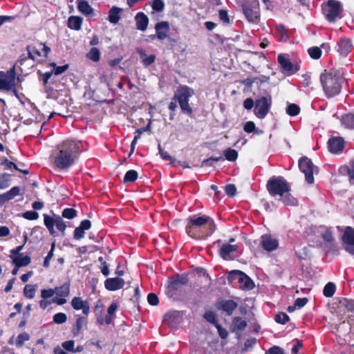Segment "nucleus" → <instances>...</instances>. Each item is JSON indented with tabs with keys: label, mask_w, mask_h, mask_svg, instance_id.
Listing matches in <instances>:
<instances>
[{
	"label": "nucleus",
	"mask_w": 354,
	"mask_h": 354,
	"mask_svg": "<svg viewBox=\"0 0 354 354\" xmlns=\"http://www.w3.org/2000/svg\"><path fill=\"white\" fill-rule=\"evenodd\" d=\"M39 47H41V48H37V47L32 46H28L26 47L28 59L35 60L36 55L38 57H48V55L50 51V48L43 43L39 44Z\"/></svg>",
	"instance_id": "a211bd4d"
},
{
	"label": "nucleus",
	"mask_w": 354,
	"mask_h": 354,
	"mask_svg": "<svg viewBox=\"0 0 354 354\" xmlns=\"http://www.w3.org/2000/svg\"><path fill=\"white\" fill-rule=\"evenodd\" d=\"M53 322L57 324H62L66 322L67 316L64 313H58L53 315Z\"/></svg>",
	"instance_id": "13d9d810"
},
{
	"label": "nucleus",
	"mask_w": 354,
	"mask_h": 354,
	"mask_svg": "<svg viewBox=\"0 0 354 354\" xmlns=\"http://www.w3.org/2000/svg\"><path fill=\"white\" fill-rule=\"evenodd\" d=\"M71 304L74 310H82L85 316H88L90 313V305L88 300H83L82 297H75L72 299Z\"/></svg>",
	"instance_id": "412c9836"
},
{
	"label": "nucleus",
	"mask_w": 354,
	"mask_h": 354,
	"mask_svg": "<svg viewBox=\"0 0 354 354\" xmlns=\"http://www.w3.org/2000/svg\"><path fill=\"white\" fill-rule=\"evenodd\" d=\"M180 320L181 317L180 313L176 310L167 312L163 317V321L171 326L179 324Z\"/></svg>",
	"instance_id": "cd10ccee"
},
{
	"label": "nucleus",
	"mask_w": 354,
	"mask_h": 354,
	"mask_svg": "<svg viewBox=\"0 0 354 354\" xmlns=\"http://www.w3.org/2000/svg\"><path fill=\"white\" fill-rule=\"evenodd\" d=\"M189 282L188 274H176L170 277L167 286V295L170 297L177 295L180 291L183 286L187 285Z\"/></svg>",
	"instance_id": "9d476101"
},
{
	"label": "nucleus",
	"mask_w": 354,
	"mask_h": 354,
	"mask_svg": "<svg viewBox=\"0 0 354 354\" xmlns=\"http://www.w3.org/2000/svg\"><path fill=\"white\" fill-rule=\"evenodd\" d=\"M203 318L214 326L219 324L217 321L216 313L214 311L207 310L203 315Z\"/></svg>",
	"instance_id": "c03bdc74"
},
{
	"label": "nucleus",
	"mask_w": 354,
	"mask_h": 354,
	"mask_svg": "<svg viewBox=\"0 0 354 354\" xmlns=\"http://www.w3.org/2000/svg\"><path fill=\"white\" fill-rule=\"evenodd\" d=\"M269 80V77L265 75L252 77L253 84H255L257 86H261L263 83L268 82Z\"/></svg>",
	"instance_id": "0e129e2a"
},
{
	"label": "nucleus",
	"mask_w": 354,
	"mask_h": 354,
	"mask_svg": "<svg viewBox=\"0 0 354 354\" xmlns=\"http://www.w3.org/2000/svg\"><path fill=\"white\" fill-rule=\"evenodd\" d=\"M83 150L81 141L68 139L57 147L53 164L59 170H68L78 159Z\"/></svg>",
	"instance_id": "f03ea898"
},
{
	"label": "nucleus",
	"mask_w": 354,
	"mask_h": 354,
	"mask_svg": "<svg viewBox=\"0 0 354 354\" xmlns=\"http://www.w3.org/2000/svg\"><path fill=\"white\" fill-rule=\"evenodd\" d=\"M353 48V44L350 39L342 37L337 43V51L344 57H346Z\"/></svg>",
	"instance_id": "4be33fe9"
},
{
	"label": "nucleus",
	"mask_w": 354,
	"mask_h": 354,
	"mask_svg": "<svg viewBox=\"0 0 354 354\" xmlns=\"http://www.w3.org/2000/svg\"><path fill=\"white\" fill-rule=\"evenodd\" d=\"M266 189L269 194L272 197L279 196L282 203L288 206L297 205V200L294 198L290 192V184L283 176H272L266 183Z\"/></svg>",
	"instance_id": "7ed1b4c3"
},
{
	"label": "nucleus",
	"mask_w": 354,
	"mask_h": 354,
	"mask_svg": "<svg viewBox=\"0 0 354 354\" xmlns=\"http://www.w3.org/2000/svg\"><path fill=\"white\" fill-rule=\"evenodd\" d=\"M104 305L100 300H98L95 302L94 306V313L97 317V322L102 325L104 324V317L102 316L104 313Z\"/></svg>",
	"instance_id": "4c0bfd02"
},
{
	"label": "nucleus",
	"mask_w": 354,
	"mask_h": 354,
	"mask_svg": "<svg viewBox=\"0 0 354 354\" xmlns=\"http://www.w3.org/2000/svg\"><path fill=\"white\" fill-rule=\"evenodd\" d=\"M224 156L227 160L234 162L238 158V152L235 149L227 148L224 151Z\"/></svg>",
	"instance_id": "49530a36"
},
{
	"label": "nucleus",
	"mask_w": 354,
	"mask_h": 354,
	"mask_svg": "<svg viewBox=\"0 0 354 354\" xmlns=\"http://www.w3.org/2000/svg\"><path fill=\"white\" fill-rule=\"evenodd\" d=\"M22 216L27 220L34 221L39 218V214L36 211H26L22 214Z\"/></svg>",
	"instance_id": "e2e57ef3"
},
{
	"label": "nucleus",
	"mask_w": 354,
	"mask_h": 354,
	"mask_svg": "<svg viewBox=\"0 0 354 354\" xmlns=\"http://www.w3.org/2000/svg\"><path fill=\"white\" fill-rule=\"evenodd\" d=\"M44 223L48 230L49 231L51 235H55L56 233L55 230V225H56L57 230L61 232L63 234L66 228V225L65 222L63 221L62 217L59 215L55 216V218L44 214Z\"/></svg>",
	"instance_id": "9b49d317"
},
{
	"label": "nucleus",
	"mask_w": 354,
	"mask_h": 354,
	"mask_svg": "<svg viewBox=\"0 0 354 354\" xmlns=\"http://www.w3.org/2000/svg\"><path fill=\"white\" fill-rule=\"evenodd\" d=\"M77 216V211L74 208H65L63 209L62 216L68 219H73Z\"/></svg>",
	"instance_id": "864d4df0"
},
{
	"label": "nucleus",
	"mask_w": 354,
	"mask_h": 354,
	"mask_svg": "<svg viewBox=\"0 0 354 354\" xmlns=\"http://www.w3.org/2000/svg\"><path fill=\"white\" fill-rule=\"evenodd\" d=\"M83 18L80 16H71L68 19L67 26L71 30H80L82 28Z\"/></svg>",
	"instance_id": "f704fd0d"
},
{
	"label": "nucleus",
	"mask_w": 354,
	"mask_h": 354,
	"mask_svg": "<svg viewBox=\"0 0 354 354\" xmlns=\"http://www.w3.org/2000/svg\"><path fill=\"white\" fill-rule=\"evenodd\" d=\"M124 283V280L120 277L108 278L104 281V286L109 291H115L122 289Z\"/></svg>",
	"instance_id": "393cba45"
},
{
	"label": "nucleus",
	"mask_w": 354,
	"mask_h": 354,
	"mask_svg": "<svg viewBox=\"0 0 354 354\" xmlns=\"http://www.w3.org/2000/svg\"><path fill=\"white\" fill-rule=\"evenodd\" d=\"M322 248L328 254L336 256L339 254V248L335 241L329 243H324Z\"/></svg>",
	"instance_id": "e433bc0d"
},
{
	"label": "nucleus",
	"mask_w": 354,
	"mask_h": 354,
	"mask_svg": "<svg viewBox=\"0 0 354 354\" xmlns=\"http://www.w3.org/2000/svg\"><path fill=\"white\" fill-rule=\"evenodd\" d=\"M322 239L324 243H329L335 241L331 228H326V230L322 234Z\"/></svg>",
	"instance_id": "603ef678"
},
{
	"label": "nucleus",
	"mask_w": 354,
	"mask_h": 354,
	"mask_svg": "<svg viewBox=\"0 0 354 354\" xmlns=\"http://www.w3.org/2000/svg\"><path fill=\"white\" fill-rule=\"evenodd\" d=\"M347 171L351 183L354 184V160L350 162L349 166L342 168Z\"/></svg>",
	"instance_id": "5fc2aeb1"
},
{
	"label": "nucleus",
	"mask_w": 354,
	"mask_h": 354,
	"mask_svg": "<svg viewBox=\"0 0 354 354\" xmlns=\"http://www.w3.org/2000/svg\"><path fill=\"white\" fill-rule=\"evenodd\" d=\"M30 257L28 255L23 256V254L12 258V263L17 268L27 266L30 263Z\"/></svg>",
	"instance_id": "c9c22d12"
},
{
	"label": "nucleus",
	"mask_w": 354,
	"mask_h": 354,
	"mask_svg": "<svg viewBox=\"0 0 354 354\" xmlns=\"http://www.w3.org/2000/svg\"><path fill=\"white\" fill-rule=\"evenodd\" d=\"M36 292V285L27 284L24 288V295L26 298L33 299Z\"/></svg>",
	"instance_id": "79ce46f5"
},
{
	"label": "nucleus",
	"mask_w": 354,
	"mask_h": 354,
	"mask_svg": "<svg viewBox=\"0 0 354 354\" xmlns=\"http://www.w3.org/2000/svg\"><path fill=\"white\" fill-rule=\"evenodd\" d=\"M123 9L113 6L109 11L108 20L112 24H117L121 19Z\"/></svg>",
	"instance_id": "c756f323"
},
{
	"label": "nucleus",
	"mask_w": 354,
	"mask_h": 354,
	"mask_svg": "<svg viewBox=\"0 0 354 354\" xmlns=\"http://www.w3.org/2000/svg\"><path fill=\"white\" fill-rule=\"evenodd\" d=\"M226 194L230 196H234L236 193V187L234 184H227L224 187Z\"/></svg>",
	"instance_id": "338daca9"
},
{
	"label": "nucleus",
	"mask_w": 354,
	"mask_h": 354,
	"mask_svg": "<svg viewBox=\"0 0 354 354\" xmlns=\"http://www.w3.org/2000/svg\"><path fill=\"white\" fill-rule=\"evenodd\" d=\"M86 57L93 62H99L100 59V53L99 49L95 47L91 48L90 51L86 54Z\"/></svg>",
	"instance_id": "de8ad7c7"
},
{
	"label": "nucleus",
	"mask_w": 354,
	"mask_h": 354,
	"mask_svg": "<svg viewBox=\"0 0 354 354\" xmlns=\"http://www.w3.org/2000/svg\"><path fill=\"white\" fill-rule=\"evenodd\" d=\"M261 245L267 252H272L279 247L278 239L271 234H266L261 236Z\"/></svg>",
	"instance_id": "aec40b11"
},
{
	"label": "nucleus",
	"mask_w": 354,
	"mask_h": 354,
	"mask_svg": "<svg viewBox=\"0 0 354 354\" xmlns=\"http://www.w3.org/2000/svg\"><path fill=\"white\" fill-rule=\"evenodd\" d=\"M55 249V242H53L50 245V250L48 252L47 256L44 258V261L43 263V266L46 268H48L50 267V261L53 258L54 255V250Z\"/></svg>",
	"instance_id": "09e8293b"
},
{
	"label": "nucleus",
	"mask_w": 354,
	"mask_h": 354,
	"mask_svg": "<svg viewBox=\"0 0 354 354\" xmlns=\"http://www.w3.org/2000/svg\"><path fill=\"white\" fill-rule=\"evenodd\" d=\"M156 35L151 36L154 39L156 37L160 40H163L168 37L169 31V24L166 21L158 22L155 26Z\"/></svg>",
	"instance_id": "b1692460"
},
{
	"label": "nucleus",
	"mask_w": 354,
	"mask_h": 354,
	"mask_svg": "<svg viewBox=\"0 0 354 354\" xmlns=\"http://www.w3.org/2000/svg\"><path fill=\"white\" fill-rule=\"evenodd\" d=\"M86 99H92L97 103L113 104L115 101L114 90H86L83 94Z\"/></svg>",
	"instance_id": "6e6552de"
},
{
	"label": "nucleus",
	"mask_w": 354,
	"mask_h": 354,
	"mask_svg": "<svg viewBox=\"0 0 354 354\" xmlns=\"http://www.w3.org/2000/svg\"><path fill=\"white\" fill-rule=\"evenodd\" d=\"M20 187L15 186L6 193L0 194V207L4 205L7 201L13 199L15 196L19 195Z\"/></svg>",
	"instance_id": "bb28decb"
},
{
	"label": "nucleus",
	"mask_w": 354,
	"mask_h": 354,
	"mask_svg": "<svg viewBox=\"0 0 354 354\" xmlns=\"http://www.w3.org/2000/svg\"><path fill=\"white\" fill-rule=\"evenodd\" d=\"M257 339L254 337L247 339L244 343V347L242 350L243 353L249 351L256 344Z\"/></svg>",
	"instance_id": "680f3d73"
},
{
	"label": "nucleus",
	"mask_w": 354,
	"mask_h": 354,
	"mask_svg": "<svg viewBox=\"0 0 354 354\" xmlns=\"http://www.w3.org/2000/svg\"><path fill=\"white\" fill-rule=\"evenodd\" d=\"M29 339H30V335L27 333L24 332V333L19 334L17 336V339H16V342H15L16 346L18 348H21L24 344V342Z\"/></svg>",
	"instance_id": "3c124183"
},
{
	"label": "nucleus",
	"mask_w": 354,
	"mask_h": 354,
	"mask_svg": "<svg viewBox=\"0 0 354 354\" xmlns=\"http://www.w3.org/2000/svg\"><path fill=\"white\" fill-rule=\"evenodd\" d=\"M342 124L348 129H354V114L349 113L344 114L341 118Z\"/></svg>",
	"instance_id": "58836bf2"
},
{
	"label": "nucleus",
	"mask_w": 354,
	"mask_h": 354,
	"mask_svg": "<svg viewBox=\"0 0 354 354\" xmlns=\"http://www.w3.org/2000/svg\"><path fill=\"white\" fill-rule=\"evenodd\" d=\"M328 148L333 153L342 152L344 148V140L341 137H333L328 141Z\"/></svg>",
	"instance_id": "5701e85b"
},
{
	"label": "nucleus",
	"mask_w": 354,
	"mask_h": 354,
	"mask_svg": "<svg viewBox=\"0 0 354 354\" xmlns=\"http://www.w3.org/2000/svg\"><path fill=\"white\" fill-rule=\"evenodd\" d=\"M77 6L79 12L85 16L93 14V9L86 0H77Z\"/></svg>",
	"instance_id": "72a5a7b5"
},
{
	"label": "nucleus",
	"mask_w": 354,
	"mask_h": 354,
	"mask_svg": "<svg viewBox=\"0 0 354 354\" xmlns=\"http://www.w3.org/2000/svg\"><path fill=\"white\" fill-rule=\"evenodd\" d=\"M247 322L241 317H234L232 319L231 330L232 332L243 331L247 327Z\"/></svg>",
	"instance_id": "2f4dec72"
},
{
	"label": "nucleus",
	"mask_w": 354,
	"mask_h": 354,
	"mask_svg": "<svg viewBox=\"0 0 354 354\" xmlns=\"http://www.w3.org/2000/svg\"><path fill=\"white\" fill-rule=\"evenodd\" d=\"M87 324L88 319L86 316H78L71 330L73 336L78 335L82 328L86 326Z\"/></svg>",
	"instance_id": "7c9ffc66"
},
{
	"label": "nucleus",
	"mask_w": 354,
	"mask_h": 354,
	"mask_svg": "<svg viewBox=\"0 0 354 354\" xmlns=\"http://www.w3.org/2000/svg\"><path fill=\"white\" fill-rule=\"evenodd\" d=\"M341 304L344 306L347 311L354 313V300L344 299Z\"/></svg>",
	"instance_id": "69168bd1"
},
{
	"label": "nucleus",
	"mask_w": 354,
	"mask_h": 354,
	"mask_svg": "<svg viewBox=\"0 0 354 354\" xmlns=\"http://www.w3.org/2000/svg\"><path fill=\"white\" fill-rule=\"evenodd\" d=\"M148 129H149V124H148L146 127L136 130L133 140L131 143V153H133L138 140L140 138L142 133L147 131Z\"/></svg>",
	"instance_id": "a19ab883"
},
{
	"label": "nucleus",
	"mask_w": 354,
	"mask_h": 354,
	"mask_svg": "<svg viewBox=\"0 0 354 354\" xmlns=\"http://www.w3.org/2000/svg\"><path fill=\"white\" fill-rule=\"evenodd\" d=\"M277 61L283 71L290 75L295 74L299 70L298 63L292 62L288 55L279 54L277 56Z\"/></svg>",
	"instance_id": "2eb2a0df"
},
{
	"label": "nucleus",
	"mask_w": 354,
	"mask_h": 354,
	"mask_svg": "<svg viewBox=\"0 0 354 354\" xmlns=\"http://www.w3.org/2000/svg\"><path fill=\"white\" fill-rule=\"evenodd\" d=\"M299 168L301 172L305 174V178L308 184L314 182L313 176V163L312 160L306 156L301 157L299 160Z\"/></svg>",
	"instance_id": "4468645a"
},
{
	"label": "nucleus",
	"mask_w": 354,
	"mask_h": 354,
	"mask_svg": "<svg viewBox=\"0 0 354 354\" xmlns=\"http://www.w3.org/2000/svg\"><path fill=\"white\" fill-rule=\"evenodd\" d=\"M236 280L240 284V288L243 290H251L255 286L253 280L241 270H234L228 273L227 281L229 283H232Z\"/></svg>",
	"instance_id": "1a4fd4ad"
},
{
	"label": "nucleus",
	"mask_w": 354,
	"mask_h": 354,
	"mask_svg": "<svg viewBox=\"0 0 354 354\" xmlns=\"http://www.w3.org/2000/svg\"><path fill=\"white\" fill-rule=\"evenodd\" d=\"M265 354H285L284 351L278 346H273L266 351Z\"/></svg>",
	"instance_id": "774afa93"
},
{
	"label": "nucleus",
	"mask_w": 354,
	"mask_h": 354,
	"mask_svg": "<svg viewBox=\"0 0 354 354\" xmlns=\"http://www.w3.org/2000/svg\"><path fill=\"white\" fill-rule=\"evenodd\" d=\"M218 18L225 25H228L230 23L227 12L225 10L222 9L218 11Z\"/></svg>",
	"instance_id": "052dcab7"
},
{
	"label": "nucleus",
	"mask_w": 354,
	"mask_h": 354,
	"mask_svg": "<svg viewBox=\"0 0 354 354\" xmlns=\"http://www.w3.org/2000/svg\"><path fill=\"white\" fill-rule=\"evenodd\" d=\"M136 52L139 54L142 63L145 67H148L154 63L156 60L155 55L147 56L145 50L142 48H136Z\"/></svg>",
	"instance_id": "473e14b6"
},
{
	"label": "nucleus",
	"mask_w": 354,
	"mask_h": 354,
	"mask_svg": "<svg viewBox=\"0 0 354 354\" xmlns=\"http://www.w3.org/2000/svg\"><path fill=\"white\" fill-rule=\"evenodd\" d=\"M136 28L141 31H145L147 28L149 24L148 17L142 12L137 13L135 17Z\"/></svg>",
	"instance_id": "c85d7f7f"
},
{
	"label": "nucleus",
	"mask_w": 354,
	"mask_h": 354,
	"mask_svg": "<svg viewBox=\"0 0 354 354\" xmlns=\"http://www.w3.org/2000/svg\"><path fill=\"white\" fill-rule=\"evenodd\" d=\"M237 306L238 304L232 299H220L216 303L217 310L225 313L227 316H231Z\"/></svg>",
	"instance_id": "6ab92c4d"
},
{
	"label": "nucleus",
	"mask_w": 354,
	"mask_h": 354,
	"mask_svg": "<svg viewBox=\"0 0 354 354\" xmlns=\"http://www.w3.org/2000/svg\"><path fill=\"white\" fill-rule=\"evenodd\" d=\"M335 285L333 282H328L324 288L323 294L326 297H331L335 294Z\"/></svg>",
	"instance_id": "a18cd8bd"
},
{
	"label": "nucleus",
	"mask_w": 354,
	"mask_h": 354,
	"mask_svg": "<svg viewBox=\"0 0 354 354\" xmlns=\"http://www.w3.org/2000/svg\"><path fill=\"white\" fill-rule=\"evenodd\" d=\"M272 105V97L266 95L261 97L255 101L254 114L260 119L264 118L268 113Z\"/></svg>",
	"instance_id": "ddd939ff"
},
{
	"label": "nucleus",
	"mask_w": 354,
	"mask_h": 354,
	"mask_svg": "<svg viewBox=\"0 0 354 354\" xmlns=\"http://www.w3.org/2000/svg\"><path fill=\"white\" fill-rule=\"evenodd\" d=\"M70 282H66L60 286L55 287V294L57 297H54L52 302L57 304V305H64L66 303V297L69 295L70 293Z\"/></svg>",
	"instance_id": "f3484780"
},
{
	"label": "nucleus",
	"mask_w": 354,
	"mask_h": 354,
	"mask_svg": "<svg viewBox=\"0 0 354 354\" xmlns=\"http://www.w3.org/2000/svg\"><path fill=\"white\" fill-rule=\"evenodd\" d=\"M238 250L237 245H231L230 243L222 244L218 250L220 257L224 260H232L233 258L230 254Z\"/></svg>",
	"instance_id": "a878e982"
},
{
	"label": "nucleus",
	"mask_w": 354,
	"mask_h": 354,
	"mask_svg": "<svg viewBox=\"0 0 354 354\" xmlns=\"http://www.w3.org/2000/svg\"><path fill=\"white\" fill-rule=\"evenodd\" d=\"M216 230L214 220L204 214H196L187 218L185 232L192 239L205 240L212 236Z\"/></svg>",
	"instance_id": "f257e3e1"
},
{
	"label": "nucleus",
	"mask_w": 354,
	"mask_h": 354,
	"mask_svg": "<svg viewBox=\"0 0 354 354\" xmlns=\"http://www.w3.org/2000/svg\"><path fill=\"white\" fill-rule=\"evenodd\" d=\"M239 6L249 23L259 24L261 19V8L259 0H241Z\"/></svg>",
	"instance_id": "39448f33"
},
{
	"label": "nucleus",
	"mask_w": 354,
	"mask_h": 354,
	"mask_svg": "<svg viewBox=\"0 0 354 354\" xmlns=\"http://www.w3.org/2000/svg\"><path fill=\"white\" fill-rule=\"evenodd\" d=\"M21 81V76L17 75L15 65L7 71H0V88H16Z\"/></svg>",
	"instance_id": "0eeeda50"
},
{
	"label": "nucleus",
	"mask_w": 354,
	"mask_h": 354,
	"mask_svg": "<svg viewBox=\"0 0 354 354\" xmlns=\"http://www.w3.org/2000/svg\"><path fill=\"white\" fill-rule=\"evenodd\" d=\"M138 177V174L136 170H129L126 172L123 181L124 183H133L137 180Z\"/></svg>",
	"instance_id": "37998d69"
},
{
	"label": "nucleus",
	"mask_w": 354,
	"mask_h": 354,
	"mask_svg": "<svg viewBox=\"0 0 354 354\" xmlns=\"http://www.w3.org/2000/svg\"><path fill=\"white\" fill-rule=\"evenodd\" d=\"M151 7L156 12H162L165 8V3L162 0H153Z\"/></svg>",
	"instance_id": "bf43d9fd"
},
{
	"label": "nucleus",
	"mask_w": 354,
	"mask_h": 354,
	"mask_svg": "<svg viewBox=\"0 0 354 354\" xmlns=\"http://www.w3.org/2000/svg\"><path fill=\"white\" fill-rule=\"evenodd\" d=\"M319 80L323 88H342L353 86L350 85L349 80L344 77V72L335 68L324 70L320 74Z\"/></svg>",
	"instance_id": "20e7f679"
},
{
	"label": "nucleus",
	"mask_w": 354,
	"mask_h": 354,
	"mask_svg": "<svg viewBox=\"0 0 354 354\" xmlns=\"http://www.w3.org/2000/svg\"><path fill=\"white\" fill-rule=\"evenodd\" d=\"M175 95L182 113L191 116L193 109L189 104V97L192 95L190 90H177Z\"/></svg>",
	"instance_id": "f8f14e48"
},
{
	"label": "nucleus",
	"mask_w": 354,
	"mask_h": 354,
	"mask_svg": "<svg viewBox=\"0 0 354 354\" xmlns=\"http://www.w3.org/2000/svg\"><path fill=\"white\" fill-rule=\"evenodd\" d=\"M301 112L299 106L295 103H288L286 108V113L287 115L291 117L298 115Z\"/></svg>",
	"instance_id": "ea45409f"
},
{
	"label": "nucleus",
	"mask_w": 354,
	"mask_h": 354,
	"mask_svg": "<svg viewBox=\"0 0 354 354\" xmlns=\"http://www.w3.org/2000/svg\"><path fill=\"white\" fill-rule=\"evenodd\" d=\"M177 102H178V101L176 99V95L174 94V97L171 99V101L170 102V103L169 104V106H168V109L170 111L169 119L171 120H174V116L176 115L175 112L177 109Z\"/></svg>",
	"instance_id": "8fccbe9b"
},
{
	"label": "nucleus",
	"mask_w": 354,
	"mask_h": 354,
	"mask_svg": "<svg viewBox=\"0 0 354 354\" xmlns=\"http://www.w3.org/2000/svg\"><path fill=\"white\" fill-rule=\"evenodd\" d=\"M308 53L310 57L314 59H317L320 58L322 55L321 49L317 46L309 48L308 50Z\"/></svg>",
	"instance_id": "4d7b16f0"
},
{
	"label": "nucleus",
	"mask_w": 354,
	"mask_h": 354,
	"mask_svg": "<svg viewBox=\"0 0 354 354\" xmlns=\"http://www.w3.org/2000/svg\"><path fill=\"white\" fill-rule=\"evenodd\" d=\"M344 249L349 254L354 255V228L347 226L342 236Z\"/></svg>",
	"instance_id": "dca6fc26"
},
{
	"label": "nucleus",
	"mask_w": 354,
	"mask_h": 354,
	"mask_svg": "<svg viewBox=\"0 0 354 354\" xmlns=\"http://www.w3.org/2000/svg\"><path fill=\"white\" fill-rule=\"evenodd\" d=\"M322 10L325 19L328 22L333 23L341 18L343 7L337 0H328L322 5Z\"/></svg>",
	"instance_id": "423d86ee"
},
{
	"label": "nucleus",
	"mask_w": 354,
	"mask_h": 354,
	"mask_svg": "<svg viewBox=\"0 0 354 354\" xmlns=\"http://www.w3.org/2000/svg\"><path fill=\"white\" fill-rule=\"evenodd\" d=\"M274 320L279 324H285L289 322L290 317L286 313L281 312L275 315Z\"/></svg>",
	"instance_id": "6e6d98bb"
}]
</instances>
